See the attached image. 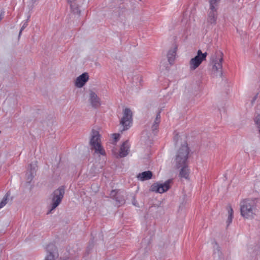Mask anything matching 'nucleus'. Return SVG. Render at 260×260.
Instances as JSON below:
<instances>
[{
	"mask_svg": "<svg viewBox=\"0 0 260 260\" xmlns=\"http://www.w3.org/2000/svg\"><path fill=\"white\" fill-rule=\"evenodd\" d=\"M69 3H72L74 0H67Z\"/></svg>",
	"mask_w": 260,
	"mask_h": 260,
	"instance_id": "72a5a7b5",
	"label": "nucleus"
},
{
	"mask_svg": "<svg viewBox=\"0 0 260 260\" xmlns=\"http://www.w3.org/2000/svg\"><path fill=\"white\" fill-rule=\"evenodd\" d=\"M89 79V75L87 73H84L80 75L76 80L75 85L77 87H82Z\"/></svg>",
	"mask_w": 260,
	"mask_h": 260,
	"instance_id": "f8f14e48",
	"label": "nucleus"
},
{
	"mask_svg": "<svg viewBox=\"0 0 260 260\" xmlns=\"http://www.w3.org/2000/svg\"><path fill=\"white\" fill-rule=\"evenodd\" d=\"M69 4H70V7L73 13L80 15L81 11L79 10L78 6L75 4H73V2Z\"/></svg>",
	"mask_w": 260,
	"mask_h": 260,
	"instance_id": "aec40b11",
	"label": "nucleus"
},
{
	"mask_svg": "<svg viewBox=\"0 0 260 260\" xmlns=\"http://www.w3.org/2000/svg\"><path fill=\"white\" fill-rule=\"evenodd\" d=\"M207 53H202L201 50L197 52V55L191 58L189 61L190 70L193 71L196 70L204 61L206 59Z\"/></svg>",
	"mask_w": 260,
	"mask_h": 260,
	"instance_id": "0eeeda50",
	"label": "nucleus"
},
{
	"mask_svg": "<svg viewBox=\"0 0 260 260\" xmlns=\"http://www.w3.org/2000/svg\"><path fill=\"white\" fill-rule=\"evenodd\" d=\"M215 245L216 247H215L214 251V257L215 258H217V260H222L223 256L222 252L220 251V247L216 242H215Z\"/></svg>",
	"mask_w": 260,
	"mask_h": 260,
	"instance_id": "f3484780",
	"label": "nucleus"
},
{
	"mask_svg": "<svg viewBox=\"0 0 260 260\" xmlns=\"http://www.w3.org/2000/svg\"><path fill=\"white\" fill-rule=\"evenodd\" d=\"M129 146L127 141L124 142L120 147L119 151V156L120 157L126 156L129 151Z\"/></svg>",
	"mask_w": 260,
	"mask_h": 260,
	"instance_id": "ddd939ff",
	"label": "nucleus"
},
{
	"mask_svg": "<svg viewBox=\"0 0 260 260\" xmlns=\"http://www.w3.org/2000/svg\"><path fill=\"white\" fill-rule=\"evenodd\" d=\"M160 113H161V111H160V110H159V111L157 112V114H156V117H155V118H156V119H160Z\"/></svg>",
	"mask_w": 260,
	"mask_h": 260,
	"instance_id": "2f4dec72",
	"label": "nucleus"
},
{
	"mask_svg": "<svg viewBox=\"0 0 260 260\" xmlns=\"http://www.w3.org/2000/svg\"><path fill=\"white\" fill-rule=\"evenodd\" d=\"M220 0H209L210 7L208 12L207 23L208 27L215 25L217 18L218 4Z\"/></svg>",
	"mask_w": 260,
	"mask_h": 260,
	"instance_id": "39448f33",
	"label": "nucleus"
},
{
	"mask_svg": "<svg viewBox=\"0 0 260 260\" xmlns=\"http://www.w3.org/2000/svg\"><path fill=\"white\" fill-rule=\"evenodd\" d=\"M258 248H259V247L257 246L254 247V249L253 250V252H254V254H255V255L258 254Z\"/></svg>",
	"mask_w": 260,
	"mask_h": 260,
	"instance_id": "7c9ffc66",
	"label": "nucleus"
},
{
	"mask_svg": "<svg viewBox=\"0 0 260 260\" xmlns=\"http://www.w3.org/2000/svg\"><path fill=\"white\" fill-rule=\"evenodd\" d=\"M64 194V187L63 186H60L58 188L55 190L52 194L51 203L50 204V209L47 212V214L52 213L61 203Z\"/></svg>",
	"mask_w": 260,
	"mask_h": 260,
	"instance_id": "423d86ee",
	"label": "nucleus"
},
{
	"mask_svg": "<svg viewBox=\"0 0 260 260\" xmlns=\"http://www.w3.org/2000/svg\"><path fill=\"white\" fill-rule=\"evenodd\" d=\"M254 122L256 127V128L259 133H260V114L258 115L254 118Z\"/></svg>",
	"mask_w": 260,
	"mask_h": 260,
	"instance_id": "5701e85b",
	"label": "nucleus"
},
{
	"mask_svg": "<svg viewBox=\"0 0 260 260\" xmlns=\"http://www.w3.org/2000/svg\"><path fill=\"white\" fill-rule=\"evenodd\" d=\"M37 161H34L31 163L28 167V171L29 174L28 175L27 180L30 181L34 178V174L36 173L38 169V166L37 165Z\"/></svg>",
	"mask_w": 260,
	"mask_h": 260,
	"instance_id": "4468645a",
	"label": "nucleus"
},
{
	"mask_svg": "<svg viewBox=\"0 0 260 260\" xmlns=\"http://www.w3.org/2000/svg\"><path fill=\"white\" fill-rule=\"evenodd\" d=\"M89 144L91 149L94 150L95 153L102 155H106L105 151L101 145V135L98 131H91Z\"/></svg>",
	"mask_w": 260,
	"mask_h": 260,
	"instance_id": "7ed1b4c3",
	"label": "nucleus"
},
{
	"mask_svg": "<svg viewBox=\"0 0 260 260\" xmlns=\"http://www.w3.org/2000/svg\"><path fill=\"white\" fill-rule=\"evenodd\" d=\"M189 153V149L187 144L182 145L178 149L175 155V163L177 168L187 164V161Z\"/></svg>",
	"mask_w": 260,
	"mask_h": 260,
	"instance_id": "20e7f679",
	"label": "nucleus"
},
{
	"mask_svg": "<svg viewBox=\"0 0 260 260\" xmlns=\"http://www.w3.org/2000/svg\"><path fill=\"white\" fill-rule=\"evenodd\" d=\"M29 17H28V18L27 19V20H25V22H24L21 29H20V30L19 31V37L20 36L21 33H22V31L24 30V29H25L27 26L28 25V20L29 19Z\"/></svg>",
	"mask_w": 260,
	"mask_h": 260,
	"instance_id": "b1692460",
	"label": "nucleus"
},
{
	"mask_svg": "<svg viewBox=\"0 0 260 260\" xmlns=\"http://www.w3.org/2000/svg\"><path fill=\"white\" fill-rule=\"evenodd\" d=\"M119 194L117 193L116 190H112L110 193V196L111 198L115 199V197H116V196Z\"/></svg>",
	"mask_w": 260,
	"mask_h": 260,
	"instance_id": "393cba45",
	"label": "nucleus"
},
{
	"mask_svg": "<svg viewBox=\"0 0 260 260\" xmlns=\"http://www.w3.org/2000/svg\"><path fill=\"white\" fill-rule=\"evenodd\" d=\"M176 56V50L174 48L173 50H170L169 51L167 57L168 60L170 64H172Z\"/></svg>",
	"mask_w": 260,
	"mask_h": 260,
	"instance_id": "a211bd4d",
	"label": "nucleus"
},
{
	"mask_svg": "<svg viewBox=\"0 0 260 260\" xmlns=\"http://www.w3.org/2000/svg\"><path fill=\"white\" fill-rule=\"evenodd\" d=\"M46 251L47 254L44 260H55V257L58 256L57 248L53 243L47 245Z\"/></svg>",
	"mask_w": 260,
	"mask_h": 260,
	"instance_id": "9d476101",
	"label": "nucleus"
},
{
	"mask_svg": "<svg viewBox=\"0 0 260 260\" xmlns=\"http://www.w3.org/2000/svg\"><path fill=\"white\" fill-rule=\"evenodd\" d=\"M158 126L159 124H156L154 122L153 123V125L151 126V129L153 133H154L155 131L158 129Z\"/></svg>",
	"mask_w": 260,
	"mask_h": 260,
	"instance_id": "a878e982",
	"label": "nucleus"
},
{
	"mask_svg": "<svg viewBox=\"0 0 260 260\" xmlns=\"http://www.w3.org/2000/svg\"><path fill=\"white\" fill-rule=\"evenodd\" d=\"M10 196V191H8L0 203V209L4 207L7 204L8 201L9 200L8 197Z\"/></svg>",
	"mask_w": 260,
	"mask_h": 260,
	"instance_id": "4be33fe9",
	"label": "nucleus"
},
{
	"mask_svg": "<svg viewBox=\"0 0 260 260\" xmlns=\"http://www.w3.org/2000/svg\"><path fill=\"white\" fill-rule=\"evenodd\" d=\"M179 138V136L178 134L175 133V135L174 137V141L175 144L177 143V142L178 141Z\"/></svg>",
	"mask_w": 260,
	"mask_h": 260,
	"instance_id": "cd10ccee",
	"label": "nucleus"
},
{
	"mask_svg": "<svg viewBox=\"0 0 260 260\" xmlns=\"http://www.w3.org/2000/svg\"><path fill=\"white\" fill-rule=\"evenodd\" d=\"M182 168L179 173V176L182 178L187 179L189 176V170L188 169L187 164L181 167Z\"/></svg>",
	"mask_w": 260,
	"mask_h": 260,
	"instance_id": "dca6fc26",
	"label": "nucleus"
},
{
	"mask_svg": "<svg viewBox=\"0 0 260 260\" xmlns=\"http://www.w3.org/2000/svg\"><path fill=\"white\" fill-rule=\"evenodd\" d=\"M89 101L92 108L97 109L101 105L100 98L93 91L90 90L89 96Z\"/></svg>",
	"mask_w": 260,
	"mask_h": 260,
	"instance_id": "9b49d317",
	"label": "nucleus"
},
{
	"mask_svg": "<svg viewBox=\"0 0 260 260\" xmlns=\"http://www.w3.org/2000/svg\"><path fill=\"white\" fill-rule=\"evenodd\" d=\"M132 121V112L129 108H125L123 111V116L120 124L123 126L122 131L128 129L131 127Z\"/></svg>",
	"mask_w": 260,
	"mask_h": 260,
	"instance_id": "6e6552de",
	"label": "nucleus"
},
{
	"mask_svg": "<svg viewBox=\"0 0 260 260\" xmlns=\"http://www.w3.org/2000/svg\"><path fill=\"white\" fill-rule=\"evenodd\" d=\"M153 176L152 172L150 171H146L137 175V178L141 181H145L150 179Z\"/></svg>",
	"mask_w": 260,
	"mask_h": 260,
	"instance_id": "2eb2a0df",
	"label": "nucleus"
},
{
	"mask_svg": "<svg viewBox=\"0 0 260 260\" xmlns=\"http://www.w3.org/2000/svg\"><path fill=\"white\" fill-rule=\"evenodd\" d=\"M38 0H30V8L31 9H32L34 8V4H35V3L36 2H37Z\"/></svg>",
	"mask_w": 260,
	"mask_h": 260,
	"instance_id": "c756f323",
	"label": "nucleus"
},
{
	"mask_svg": "<svg viewBox=\"0 0 260 260\" xmlns=\"http://www.w3.org/2000/svg\"><path fill=\"white\" fill-rule=\"evenodd\" d=\"M172 181V179H168L164 183H153L151 186L150 190L153 192L160 193L165 192L170 188V184Z\"/></svg>",
	"mask_w": 260,
	"mask_h": 260,
	"instance_id": "1a4fd4ad",
	"label": "nucleus"
},
{
	"mask_svg": "<svg viewBox=\"0 0 260 260\" xmlns=\"http://www.w3.org/2000/svg\"><path fill=\"white\" fill-rule=\"evenodd\" d=\"M132 204L134 206H135L136 207H138V203L137 201H136V198L134 196L133 197Z\"/></svg>",
	"mask_w": 260,
	"mask_h": 260,
	"instance_id": "c85d7f7f",
	"label": "nucleus"
},
{
	"mask_svg": "<svg viewBox=\"0 0 260 260\" xmlns=\"http://www.w3.org/2000/svg\"><path fill=\"white\" fill-rule=\"evenodd\" d=\"M228 217L226 221L227 226H229V224L232 222V219L233 218V210L231 206H228Z\"/></svg>",
	"mask_w": 260,
	"mask_h": 260,
	"instance_id": "6ab92c4d",
	"label": "nucleus"
},
{
	"mask_svg": "<svg viewBox=\"0 0 260 260\" xmlns=\"http://www.w3.org/2000/svg\"><path fill=\"white\" fill-rule=\"evenodd\" d=\"M120 135L119 134H113V138L115 142H117L119 139Z\"/></svg>",
	"mask_w": 260,
	"mask_h": 260,
	"instance_id": "bb28decb",
	"label": "nucleus"
},
{
	"mask_svg": "<svg viewBox=\"0 0 260 260\" xmlns=\"http://www.w3.org/2000/svg\"><path fill=\"white\" fill-rule=\"evenodd\" d=\"M223 56V53L220 50H216L212 53L210 58V65L212 66V72L220 77L222 75Z\"/></svg>",
	"mask_w": 260,
	"mask_h": 260,
	"instance_id": "f03ea898",
	"label": "nucleus"
},
{
	"mask_svg": "<svg viewBox=\"0 0 260 260\" xmlns=\"http://www.w3.org/2000/svg\"><path fill=\"white\" fill-rule=\"evenodd\" d=\"M240 213L246 219H252L256 214V204L254 200L245 199L240 204Z\"/></svg>",
	"mask_w": 260,
	"mask_h": 260,
	"instance_id": "f257e3e1",
	"label": "nucleus"
},
{
	"mask_svg": "<svg viewBox=\"0 0 260 260\" xmlns=\"http://www.w3.org/2000/svg\"><path fill=\"white\" fill-rule=\"evenodd\" d=\"M117 205L118 206H121L125 203V200L123 196L119 194L115 197V199Z\"/></svg>",
	"mask_w": 260,
	"mask_h": 260,
	"instance_id": "412c9836",
	"label": "nucleus"
},
{
	"mask_svg": "<svg viewBox=\"0 0 260 260\" xmlns=\"http://www.w3.org/2000/svg\"><path fill=\"white\" fill-rule=\"evenodd\" d=\"M160 122V119H157L156 118L155 119V120L154 121V122L156 124H159V123Z\"/></svg>",
	"mask_w": 260,
	"mask_h": 260,
	"instance_id": "473e14b6",
	"label": "nucleus"
}]
</instances>
